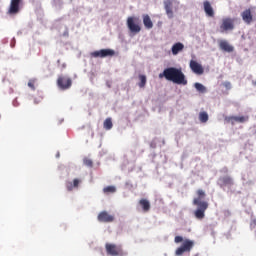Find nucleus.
I'll return each instance as SVG.
<instances>
[{"mask_svg": "<svg viewBox=\"0 0 256 256\" xmlns=\"http://www.w3.org/2000/svg\"><path fill=\"white\" fill-rule=\"evenodd\" d=\"M139 205L142 207L143 211L147 212L149 209H151V203H149V200L147 199H141L139 201Z\"/></svg>", "mask_w": 256, "mask_h": 256, "instance_id": "obj_21", "label": "nucleus"}, {"mask_svg": "<svg viewBox=\"0 0 256 256\" xmlns=\"http://www.w3.org/2000/svg\"><path fill=\"white\" fill-rule=\"evenodd\" d=\"M84 165H86V167H93V161L89 158H85Z\"/></svg>", "mask_w": 256, "mask_h": 256, "instance_id": "obj_27", "label": "nucleus"}, {"mask_svg": "<svg viewBox=\"0 0 256 256\" xmlns=\"http://www.w3.org/2000/svg\"><path fill=\"white\" fill-rule=\"evenodd\" d=\"M57 85L59 89L65 91L67 89H70V87L73 85V81L67 76L60 75L57 79Z\"/></svg>", "mask_w": 256, "mask_h": 256, "instance_id": "obj_5", "label": "nucleus"}, {"mask_svg": "<svg viewBox=\"0 0 256 256\" xmlns=\"http://www.w3.org/2000/svg\"><path fill=\"white\" fill-rule=\"evenodd\" d=\"M117 191V188L115 186H107L103 188V193L109 194V193H115Z\"/></svg>", "mask_w": 256, "mask_h": 256, "instance_id": "obj_26", "label": "nucleus"}, {"mask_svg": "<svg viewBox=\"0 0 256 256\" xmlns=\"http://www.w3.org/2000/svg\"><path fill=\"white\" fill-rule=\"evenodd\" d=\"M225 121L230 123V121H236V123H245L249 121V116H229L225 118Z\"/></svg>", "mask_w": 256, "mask_h": 256, "instance_id": "obj_15", "label": "nucleus"}, {"mask_svg": "<svg viewBox=\"0 0 256 256\" xmlns=\"http://www.w3.org/2000/svg\"><path fill=\"white\" fill-rule=\"evenodd\" d=\"M21 5H23V0H11L7 14L17 15L21 11Z\"/></svg>", "mask_w": 256, "mask_h": 256, "instance_id": "obj_7", "label": "nucleus"}, {"mask_svg": "<svg viewBox=\"0 0 256 256\" xmlns=\"http://www.w3.org/2000/svg\"><path fill=\"white\" fill-rule=\"evenodd\" d=\"M175 243H183V236H176L174 238Z\"/></svg>", "mask_w": 256, "mask_h": 256, "instance_id": "obj_28", "label": "nucleus"}, {"mask_svg": "<svg viewBox=\"0 0 256 256\" xmlns=\"http://www.w3.org/2000/svg\"><path fill=\"white\" fill-rule=\"evenodd\" d=\"M100 223H113L115 221V216L109 214L107 211H102L97 217Z\"/></svg>", "mask_w": 256, "mask_h": 256, "instance_id": "obj_10", "label": "nucleus"}, {"mask_svg": "<svg viewBox=\"0 0 256 256\" xmlns=\"http://www.w3.org/2000/svg\"><path fill=\"white\" fill-rule=\"evenodd\" d=\"M203 5L206 15L208 17H215V11H213V6H211V2L206 0L203 2Z\"/></svg>", "mask_w": 256, "mask_h": 256, "instance_id": "obj_16", "label": "nucleus"}, {"mask_svg": "<svg viewBox=\"0 0 256 256\" xmlns=\"http://www.w3.org/2000/svg\"><path fill=\"white\" fill-rule=\"evenodd\" d=\"M190 69L196 75H203V73H205V69H203V66L195 60L190 61Z\"/></svg>", "mask_w": 256, "mask_h": 256, "instance_id": "obj_11", "label": "nucleus"}, {"mask_svg": "<svg viewBox=\"0 0 256 256\" xmlns=\"http://www.w3.org/2000/svg\"><path fill=\"white\" fill-rule=\"evenodd\" d=\"M199 121L200 123H207L209 121V114L207 112L203 111L199 113Z\"/></svg>", "mask_w": 256, "mask_h": 256, "instance_id": "obj_23", "label": "nucleus"}, {"mask_svg": "<svg viewBox=\"0 0 256 256\" xmlns=\"http://www.w3.org/2000/svg\"><path fill=\"white\" fill-rule=\"evenodd\" d=\"M224 87L226 89H231V82H224Z\"/></svg>", "mask_w": 256, "mask_h": 256, "instance_id": "obj_30", "label": "nucleus"}, {"mask_svg": "<svg viewBox=\"0 0 256 256\" xmlns=\"http://www.w3.org/2000/svg\"><path fill=\"white\" fill-rule=\"evenodd\" d=\"M104 129H106L107 131L113 129V121L111 120V118H107L105 121H104Z\"/></svg>", "mask_w": 256, "mask_h": 256, "instance_id": "obj_24", "label": "nucleus"}, {"mask_svg": "<svg viewBox=\"0 0 256 256\" xmlns=\"http://www.w3.org/2000/svg\"><path fill=\"white\" fill-rule=\"evenodd\" d=\"M217 183L221 189H223V187H231V185H233V178H231V176H221Z\"/></svg>", "mask_w": 256, "mask_h": 256, "instance_id": "obj_12", "label": "nucleus"}, {"mask_svg": "<svg viewBox=\"0 0 256 256\" xmlns=\"http://www.w3.org/2000/svg\"><path fill=\"white\" fill-rule=\"evenodd\" d=\"M91 57H94V58H105V57H113V55H115V50H112V49H101V50H98V51H94V52H91Z\"/></svg>", "mask_w": 256, "mask_h": 256, "instance_id": "obj_9", "label": "nucleus"}, {"mask_svg": "<svg viewBox=\"0 0 256 256\" xmlns=\"http://www.w3.org/2000/svg\"><path fill=\"white\" fill-rule=\"evenodd\" d=\"M197 198H194L193 205L198 207L194 212L196 219H205V211L209 209V203L207 201H202L201 199H205V191L202 189L197 190Z\"/></svg>", "mask_w": 256, "mask_h": 256, "instance_id": "obj_2", "label": "nucleus"}, {"mask_svg": "<svg viewBox=\"0 0 256 256\" xmlns=\"http://www.w3.org/2000/svg\"><path fill=\"white\" fill-rule=\"evenodd\" d=\"M142 19L145 29H153V21L151 20V17L148 14H144L142 16Z\"/></svg>", "mask_w": 256, "mask_h": 256, "instance_id": "obj_18", "label": "nucleus"}, {"mask_svg": "<svg viewBox=\"0 0 256 256\" xmlns=\"http://www.w3.org/2000/svg\"><path fill=\"white\" fill-rule=\"evenodd\" d=\"M164 5H165V11H166V14L168 15L169 19H173V2L171 1H166L164 2Z\"/></svg>", "mask_w": 256, "mask_h": 256, "instance_id": "obj_20", "label": "nucleus"}, {"mask_svg": "<svg viewBox=\"0 0 256 256\" xmlns=\"http://www.w3.org/2000/svg\"><path fill=\"white\" fill-rule=\"evenodd\" d=\"M105 250L107 255L111 256H123V246L113 244V243H106Z\"/></svg>", "mask_w": 256, "mask_h": 256, "instance_id": "obj_4", "label": "nucleus"}, {"mask_svg": "<svg viewBox=\"0 0 256 256\" xmlns=\"http://www.w3.org/2000/svg\"><path fill=\"white\" fill-rule=\"evenodd\" d=\"M242 20L247 25H251L253 23V14L251 13V9H246L241 13Z\"/></svg>", "mask_w": 256, "mask_h": 256, "instance_id": "obj_13", "label": "nucleus"}, {"mask_svg": "<svg viewBox=\"0 0 256 256\" xmlns=\"http://www.w3.org/2000/svg\"><path fill=\"white\" fill-rule=\"evenodd\" d=\"M28 86H29V87H33V82H29V83H28Z\"/></svg>", "mask_w": 256, "mask_h": 256, "instance_id": "obj_31", "label": "nucleus"}, {"mask_svg": "<svg viewBox=\"0 0 256 256\" xmlns=\"http://www.w3.org/2000/svg\"><path fill=\"white\" fill-rule=\"evenodd\" d=\"M58 65H61V60H57Z\"/></svg>", "mask_w": 256, "mask_h": 256, "instance_id": "obj_32", "label": "nucleus"}, {"mask_svg": "<svg viewBox=\"0 0 256 256\" xmlns=\"http://www.w3.org/2000/svg\"><path fill=\"white\" fill-rule=\"evenodd\" d=\"M195 89L198 90L199 93H207V88L203 86V84L197 82L194 84Z\"/></svg>", "mask_w": 256, "mask_h": 256, "instance_id": "obj_25", "label": "nucleus"}, {"mask_svg": "<svg viewBox=\"0 0 256 256\" xmlns=\"http://www.w3.org/2000/svg\"><path fill=\"white\" fill-rule=\"evenodd\" d=\"M79 183H81V180L75 178L73 182L69 181L66 182V189L67 191H73V189H77L79 187Z\"/></svg>", "mask_w": 256, "mask_h": 256, "instance_id": "obj_19", "label": "nucleus"}, {"mask_svg": "<svg viewBox=\"0 0 256 256\" xmlns=\"http://www.w3.org/2000/svg\"><path fill=\"white\" fill-rule=\"evenodd\" d=\"M195 246V241L186 239L183 241L182 245L176 249L175 255L181 256L183 253H191V249Z\"/></svg>", "mask_w": 256, "mask_h": 256, "instance_id": "obj_3", "label": "nucleus"}, {"mask_svg": "<svg viewBox=\"0 0 256 256\" xmlns=\"http://www.w3.org/2000/svg\"><path fill=\"white\" fill-rule=\"evenodd\" d=\"M221 33L225 31H233L235 29V20L233 18H224L220 25Z\"/></svg>", "mask_w": 256, "mask_h": 256, "instance_id": "obj_8", "label": "nucleus"}, {"mask_svg": "<svg viewBox=\"0 0 256 256\" xmlns=\"http://www.w3.org/2000/svg\"><path fill=\"white\" fill-rule=\"evenodd\" d=\"M185 49V45L181 42L175 43L172 46V55H179V53H181V51H183Z\"/></svg>", "mask_w": 256, "mask_h": 256, "instance_id": "obj_17", "label": "nucleus"}, {"mask_svg": "<svg viewBox=\"0 0 256 256\" xmlns=\"http://www.w3.org/2000/svg\"><path fill=\"white\" fill-rule=\"evenodd\" d=\"M61 71H63L64 69H67V64L66 63H62L59 65Z\"/></svg>", "mask_w": 256, "mask_h": 256, "instance_id": "obj_29", "label": "nucleus"}, {"mask_svg": "<svg viewBox=\"0 0 256 256\" xmlns=\"http://www.w3.org/2000/svg\"><path fill=\"white\" fill-rule=\"evenodd\" d=\"M165 79L167 81H172L176 85H187V78L181 69L175 67H169L164 69L163 73L159 74V79Z\"/></svg>", "mask_w": 256, "mask_h": 256, "instance_id": "obj_1", "label": "nucleus"}, {"mask_svg": "<svg viewBox=\"0 0 256 256\" xmlns=\"http://www.w3.org/2000/svg\"><path fill=\"white\" fill-rule=\"evenodd\" d=\"M219 48L221 51H225V53H233L235 51V48L229 44L226 40H221L219 42Z\"/></svg>", "mask_w": 256, "mask_h": 256, "instance_id": "obj_14", "label": "nucleus"}, {"mask_svg": "<svg viewBox=\"0 0 256 256\" xmlns=\"http://www.w3.org/2000/svg\"><path fill=\"white\" fill-rule=\"evenodd\" d=\"M137 21H139V18H127V27L131 33H141V26L137 23Z\"/></svg>", "mask_w": 256, "mask_h": 256, "instance_id": "obj_6", "label": "nucleus"}, {"mask_svg": "<svg viewBox=\"0 0 256 256\" xmlns=\"http://www.w3.org/2000/svg\"><path fill=\"white\" fill-rule=\"evenodd\" d=\"M138 79H139V83H138V87H140V89H143L145 88V86L147 85V76L143 75V74H140L138 76Z\"/></svg>", "mask_w": 256, "mask_h": 256, "instance_id": "obj_22", "label": "nucleus"}]
</instances>
